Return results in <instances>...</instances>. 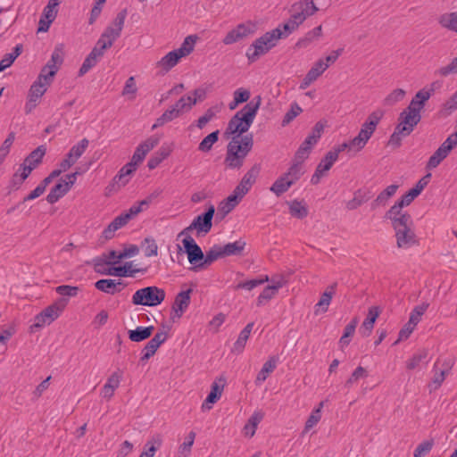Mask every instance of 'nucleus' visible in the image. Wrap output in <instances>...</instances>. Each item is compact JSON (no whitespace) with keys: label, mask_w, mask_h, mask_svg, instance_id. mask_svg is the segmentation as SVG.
<instances>
[{"label":"nucleus","mask_w":457,"mask_h":457,"mask_svg":"<svg viewBox=\"0 0 457 457\" xmlns=\"http://www.w3.org/2000/svg\"><path fill=\"white\" fill-rule=\"evenodd\" d=\"M437 82H432L430 87H423L419 90L411 100L409 105L400 113L398 124L395 132L391 135V140L395 137L399 140V135L403 137L409 136L421 120L420 112L425 104L434 95Z\"/></svg>","instance_id":"obj_1"},{"label":"nucleus","mask_w":457,"mask_h":457,"mask_svg":"<svg viewBox=\"0 0 457 457\" xmlns=\"http://www.w3.org/2000/svg\"><path fill=\"white\" fill-rule=\"evenodd\" d=\"M390 220L395 231L396 247L409 249L419 245V238L415 233L414 222L411 215L386 216Z\"/></svg>","instance_id":"obj_2"},{"label":"nucleus","mask_w":457,"mask_h":457,"mask_svg":"<svg viewBox=\"0 0 457 457\" xmlns=\"http://www.w3.org/2000/svg\"><path fill=\"white\" fill-rule=\"evenodd\" d=\"M261 102L262 98L258 96L237 112L228 121L226 134L240 137L243 133H245L253 122Z\"/></svg>","instance_id":"obj_3"},{"label":"nucleus","mask_w":457,"mask_h":457,"mask_svg":"<svg viewBox=\"0 0 457 457\" xmlns=\"http://www.w3.org/2000/svg\"><path fill=\"white\" fill-rule=\"evenodd\" d=\"M253 145V136L233 137L227 146L224 164L229 169H240L245 157L252 150Z\"/></svg>","instance_id":"obj_4"},{"label":"nucleus","mask_w":457,"mask_h":457,"mask_svg":"<svg viewBox=\"0 0 457 457\" xmlns=\"http://www.w3.org/2000/svg\"><path fill=\"white\" fill-rule=\"evenodd\" d=\"M280 38H282V30L279 27L268 31L262 37L256 38L247 48L245 53V56L249 62H254L262 55L269 53L277 46Z\"/></svg>","instance_id":"obj_5"},{"label":"nucleus","mask_w":457,"mask_h":457,"mask_svg":"<svg viewBox=\"0 0 457 457\" xmlns=\"http://www.w3.org/2000/svg\"><path fill=\"white\" fill-rule=\"evenodd\" d=\"M152 201V196L134 204L127 212L117 216L106 228L103 231V237L105 239H111L114 237V233L124 227L133 217L140 213L144 209L147 208Z\"/></svg>","instance_id":"obj_6"},{"label":"nucleus","mask_w":457,"mask_h":457,"mask_svg":"<svg viewBox=\"0 0 457 457\" xmlns=\"http://www.w3.org/2000/svg\"><path fill=\"white\" fill-rule=\"evenodd\" d=\"M166 294L162 288L155 286L146 287L137 290L132 295V303L135 305L157 306L165 299Z\"/></svg>","instance_id":"obj_7"},{"label":"nucleus","mask_w":457,"mask_h":457,"mask_svg":"<svg viewBox=\"0 0 457 457\" xmlns=\"http://www.w3.org/2000/svg\"><path fill=\"white\" fill-rule=\"evenodd\" d=\"M383 117V112L377 110L371 112L365 122L361 125L358 135L352 139V145L357 146V149L362 150L373 133L378 124Z\"/></svg>","instance_id":"obj_8"},{"label":"nucleus","mask_w":457,"mask_h":457,"mask_svg":"<svg viewBox=\"0 0 457 457\" xmlns=\"http://www.w3.org/2000/svg\"><path fill=\"white\" fill-rule=\"evenodd\" d=\"M68 303V298H58L52 304L36 315L34 326L37 328H41L46 324H51L61 316Z\"/></svg>","instance_id":"obj_9"},{"label":"nucleus","mask_w":457,"mask_h":457,"mask_svg":"<svg viewBox=\"0 0 457 457\" xmlns=\"http://www.w3.org/2000/svg\"><path fill=\"white\" fill-rule=\"evenodd\" d=\"M214 212H215L214 206L211 205L205 212L196 216L194 219V220L192 221V223L188 227L185 228L179 234L178 237L190 236V233L194 229H196L198 234H200V233L207 234L212 229V218H213Z\"/></svg>","instance_id":"obj_10"},{"label":"nucleus","mask_w":457,"mask_h":457,"mask_svg":"<svg viewBox=\"0 0 457 457\" xmlns=\"http://www.w3.org/2000/svg\"><path fill=\"white\" fill-rule=\"evenodd\" d=\"M127 17V10L123 9L117 13L115 19L104 29L99 37V41L105 42V45L110 48L112 46L114 41L120 37L124 27L125 19Z\"/></svg>","instance_id":"obj_11"},{"label":"nucleus","mask_w":457,"mask_h":457,"mask_svg":"<svg viewBox=\"0 0 457 457\" xmlns=\"http://www.w3.org/2000/svg\"><path fill=\"white\" fill-rule=\"evenodd\" d=\"M256 30V24L251 21L239 23L226 34L222 42L226 46L237 43L253 35Z\"/></svg>","instance_id":"obj_12"},{"label":"nucleus","mask_w":457,"mask_h":457,"mask_svg":"<svg viewBox=\"0 0 457 457\" xmlns=\"http://www.w3.org/2000/svg\"><path fill=\"white\" fill-rule=\"evenodd\" d=\"M318 7L312 0H303L295 3L290 8V18L295 25H301L308 17L313 15Z\"/></svg>","instance_id":"obj_13"},{"label":"nucleus","mask_w":457,"mask_h":457,"mask_svg":"<svg viewBox=\"0 0 457 457\" xmlns=\"http://www.w3.org/2000/svg\"><path fill=\"white\" fill-rule=\"evenodd\" d=\"M79 174V171L67 174L65 179H62L49 192L46 196V200L49 204H55L64 196L72 187L77 180V176Z\"/></svg>","instance_id":"obj_14"},{"label":"nucleus","mask_w":457,"mask_h":457,"mask_svg":"<svg viewBox=\"0 0 457 457\" xmlns=\"http://www.w3.org/2000/svg\"><path fill=\"white\" fill-rule=\"evenodd\" d=\"M110 47L105 45V42L97 40L96 46L84 60L79 71V76H83L95 67L99 60L104 56L106 49Z\"/></svg>","instance_id":"obj_15"},{"label":"nucleus","mask_w":457,"mask_h":457,"mask_svg":"<svg viewBox=\"0 0 457 457\" xmlns=\"http://www.w3.org/2000/svg\"><path fill=\"white\" fill-rule=\"evenodd\" d=\"M47 83L48 82H40L36 80L31 85L28 94V101L25 104L26 113L31 112L32 110L36 108L40 98L44 96L49 87Z\"/></svg>","instance_id":"obj_16"},{"label":"nucleus","mask_w":457,"mask_h":457,"mask_svg":"<svg viewBox=\"0 0 457 457\" xmlns=\"http://www.w3.org/2000/svg\"><path fill=\"white\" fill-rule=\"evenodd\" d=\"M337 161V156L336 152H328L326 155L321 159L320 163L318 164L314 174L311 178V183L312 185H317L320 183L322 177L326 175V172L328 171L334 163Z\"/></svg>","instance_id":"obj_17"},{"label":"nucleus","mask_w":457,"mask_h":457,"mask_svg":"<svg viewBox=\"0 0 457 457\" xmlns=\"http://www.w3.org/2000/svg\"><path fill=\"white\" fill-rule=\"evenodd\" d=\"M261 171V167L258 164L253 165L242 178L239 184L236 187L235 193L239 196H245L253 185L255 183L257 177Z\"/></svg>","instance_id":"obj_18"},{"label":"nucleus","mask_w":457,"mask_h":457,"mask_svg":"<svg viewBox=\"0 0 457 457\" xmlns=\"http://www.w3.org/2000/svg\"><path fill=\"white\" fill-rule=\"evenodd\" d=\"M182 240L185 251L187 254L188 262L194 266L198 265L199 262H203L204 253L201 247L195 243L191 236H184Z\"/></svg>","instance_id":"obj_19"},{"label":"nucleus","mask_w":457,"mask_h":457,"mask_svg":"<svg viewBox=\"0 0 457 457\" xmlns=\"http://www.w3.org/2000/svg\"><path fill=\"white\" fill-rule=\"evenodd\" d=\"M192 292L193 290L189 288L187 290L179 292L176 295L174 303L172 304L173 320L175 317L178 319L181 318V316L187 311L191 302Z\"/></svg>","instance_id":"obj_20"},{"label":"nucleus","mask_w":457,"mask_h":457,"mask_svg":"<svg viewBox=\"0 0 457 457\" xmlns=\"http://www.w3.org/2000/svg\"><path fill=\"white\" fill-rule=\"evenodd\" d=\"M126 283H124L121 279H111V278H104L99 279L95 283V287L104 293L109 295H114L116 293H120L122 291Z\"/></svg>","instance_id":"obj_21"},{"label":"nucleus","mask_w":457,"mask_h":457,"mask_svg":"<svg viewBox=\"0 0 457 457\" xmlns=\"http://www.w3.org/2000/svg\"><path fill=\"white\" fill-rule=\"evenodd\" d=\"M224 383L225 379L219 378L212 384L211 392L202 404L201 408L203 411L211 410L212 408V404L215 403L220 398Z\"/></svg>","instance_id":"obj_22"},{"label":"nucleus","mask_w":457,"mask_h":457,"mask_svg":"<svg viewBox=\"0 0 457 457\" xmlns=\"http://www.w3.org/2000/svg\"><path fill=\"white\" fill-rule=\"evenodd\" d=\"M122 378V372L120 370L114 371L104 385L101 390V396L106 400H110L113 395L115 390L119 387Z\"/></svg>","instance_id":"obj_23"},{"label":"nucleus","mask_w":457,"mask_h":457,"mask_svg":"<svg viewBox=\"0 0 457 457\" xmlns=\"http://www.w3.org/2000/svg\"><path fill=\"white\" fill-rule=\"evenodd\" d=\"M158 144V139L154 137H149L143 143H141L135 150L134 154L131 159V162H135L137 166L141 163L146 154Z\"/></svg>","instance_id":"obj_24"},{"label":"nucleus","mask_w":457,"mask_h":457,"mask_svg":"<svg viewBox=\"0 0 457 457\" xmlns=\"http://www.w3.org/2000/svg\"><path fill=\"white\" fill-rule=\"evenodd\" d=\"M222 253L220 250V245H214L205 254H204L203 262L198 265L193 266L190 268L191 270L199 271L204 268L211 265L213 262L218 260L219 258H222Z\"/></svg>","instance_id":"obj_25"},{"label":"nucleus","mask_w":457,"mask_h":457,"mask_svg":"<svg viewBox=\"0 0 457 457\" xmlns=\"http://www.w3.org/2000/svg\"><path fill=\"white\" fill-rule=\"evenodd\" d=\"M337 283H333L328 286L324 293L321 295L320 299L315 305V313H318L320 311L322 312H326L330 304L333 295L336 294Z\"/></svg>","instance_id":"obj_26"},{"label":"nucleus","mask_w":457,"mask_h":457,"mask_svg":"<svg viewBox=\"0 0 457 457\" xmlns=\"http://www.w3.org/2000/svg\"><path fill=\"white\" fill-rule=\"evenodd\" d=\"M443 365H444V369L439 371L436 370L437 364L436 363L434 366V371H435L434 377H433L432 381L428 384V388H429L430 392L437 390L441 386V385L445 381L446 376L450 372V370L452 368L451 363L445 362Z\"/></svg>","instance_id":"obj_27"},{"label":"nucleus","mask_w":457,"mask_h":457,"mask_svg":"<svg viewBox=\"0 0 457 457\" xmlns=\"http://www.w3.org/2000/svg\"><path fill=\"white\" fill-rule=\"evenodd\" d=\"M278 363V358L276 356H270L269 359L264 362L262 370L257 374V377L255 378V385L261 386L267 378L275 370Z\"/></svg>","instance_id":"obj_28"},{"label":"nucleus","mask_w":457,"mask_h":457,"mask_svg":"<svg viewBox=\"0 0 457 457\" xmlns=\"http://www.w3.org/2000/svg\"><path fill=\"white\" fill-rule=\"evenodd\" d=\"M413 201L409 193H405L399 200H397L393 206L386 212V216H400L410 215L407 212H403V208L408 206Z\"/></svg>","instance_id":"obj_29"},{"label":"nucleus","mask_w":457,"mask_h":457,"mask_svg":"<svg viewBox=\"0 0 457 457\" xmlns=\"http://www.w3.org/2000/svg\"><path fill=\"white\" fill-rule=\"evenodd\" d=\"M398 187L399 186L395 184L386 187L381 193L378 194L376 199L372 202V209H376L380 206H385L387 204L388 200L393 195H395Z\"/></svg>","instance_id":"obj_30"},{"label":"nucleus","mask_w":457,"mask_h":457,"mask_svg":"<svg viewBox=\"0 0 457 457\" xmlns=\"http://www.w3.org/2000/svg\"><path fill=\"white\" fill-rule=\"evenodd\" d=\"M264 414L262 411H254L248 419L246 424L244 426L243 433L245 436L252 437L254 436L256 428L260 422L262 420Z\"/></svg>","instance_id":"obj_31"},{"label":"nucleus","mask_w":457,"mask_h":457,"mask_svg":"<svg viewBox=\"0 0 457 457\" xmlns=\"http://www.w3.org/2000/svg\"><path fill=\"white\" fill-rule=\"evenodd\" d=\"M245 246V242L237 240L232 243H228L220 245V250L223 257L231 255H241Z\"/></svg>","instance_id":"obj_32"},{"label":"nucleus","mask_w":457,"mask_h":457,"mask_svg":"<svg viewBox=\"0 0 457 457\" xmlns=\"http://www.w3.org/2000/svg\"><path fill=\"white\" fill-rule=\"evenodd\" d=\"M154 329V328L153 326L137 327L136 329L129 331V338L132 342H142L152 336Z\"/></svg>","instance_id":"obj_33"},{"label":"nucleus","mask_w":457,"mask_h":457,"mask_svg":"<svg viewBox=\"0 0 457 457\" xmlns=\"http://www.w3.org/2000/svg\"><path fill=\"white\" fill-rule=\"evenodd\" d=\"M253 327V323H248L244 329L240 332L239 337L237 340L235 342L232 351L234 353H240L243 352L245 344L250 337V334L252 332Z\"/></svg>","instance_id":"obj_34"},{"label":"nucleus","mask_w":457,"mask_h":457,"mask_svg":"<svg viewBox=\"0 0 457 457\" xmlns=\"http://www.w3.org/2000/svg\"><path fill=\"white\" fill-rule=\"evenodd\" d=\"M438 23L444 29L457 33V12L442 14L438 19Z\"/></svg>","instance_id":"obj_35"},{"label":"nucleus","mask_w":457,"mask_h":457,"mask_svg":"<svg viewBox=\"0 0 457 457\" xmlns=\"http://www.w3.org/2000/svg\"><path fill=\"white\" fill-rule=\"evenodd\" d=\"M137 165L135 162H128L125 164L115 176L114 180L125 186L130 179V176L136 171Z\"/></svg>","instance_id":"obj_36"},{"label":"nucleus","mask_w":457,"mask_h":457,"mask_svg":"<svg viewBox=\"0 0 457 457\" xmlns=\"http://www.w3.org/2000/svg\"><path fill=\"white\" fill-rule=\"evenodd\" d=\"M304 172L305 170L303 165L296 164L292 162L287 171L283 173L282 176L288 181H291V184L294 185L301 179Z\"/></svg>","instance_id":"obj_37"},{"label":"nucleus","mask_w":457,"mask_h":457,"mask_svg":"<svg viewBox=\"0 0 457 457\" xmlns=\"http://www.w3.org/2000/svg\"><path fill=\"white\" fill-rule=\"evenodd\" d=\"M369 199L370 195L368 192L361 189H358L353 193V199L349 200L345 204V207L350 211L355 210L361 205H362L364 203H366Z\"/></svg>","instance_id":"obj_38"},{"label":"nucleus","mask_w":457,"mask_h":457,"mask_svg":"<svg viewBox=\"0 0 457 457\" xmlns=\"http://www.w3.org/2000/svg\"><path fill=\"white\" fill-rule=\"evenodd\" d=\"M162 440L160 436H156L149 439L145 446L144 451L139 457H154L156 451L161 447Z\"/></svg>","instance_id":"obj_39"},{"label":"nucleus","mask_w":457,"mask_h":457,"mask_svg":"<svg viewBox=\"0 0 457 457\" xmlns=\"http://www.w3.org/2000/svg\"><path fill=\"white\" fill-rule=\"evenodd\" d=\"M435 75L440 78L457 75V55L450 60L445 65L440 66L435 71Z\"/></svg>","instance_id":"obj_40"},{"label":"nucleus","mask_w":457,"mask_h":457,"mask_svg":"<svg viewBox=\"0 0 457 457\" xmlns=\"http://www.w3.org/2000/svg\"><path fill=\"white\" fill-rule=\"evenodd\" d=\"M183 56L177 52V49L169 52L158 62L162 69L169 71L173 68Z\"/></svg>","instance_id":"obj_41"},{"label":"nucleus","mask_w":457,"mask_h":457,"mask_svg":"<svg viewBox=\"0 0 457 457\" xmlns=\"http://www.w3.org/2000/svg\"><path fill=\"white\" fill-rule=\"evenodd\" d=\"M195 104L196 98H193L191 96H183L171 106L178 110L179 114H183L189 112Z\"/></svg>","instance_id":"obj_42"},{"label":"nucleus","mask_w":457,"mask_h":457,"mask_svg":"<svg viewBox=\"0 0 457 457\" xmlns=\"http://www.w3.org/2000/svg\"><path fill=\"white\" fill-rule=\"evenodd\" d=\"M195 104L196 98H193L191 96H183L171 106L178 110L179 114H183L189 112Z\"/></svg>","instance_id":"obj_43"},{"label":"nucleus","mask_w":457,"mask_h":457,"mask_svg":"<svg viewBox=\"0 0 457 457\" xmlns=\"http://www.w3.org/2000/svg\"><path fill=\"white\" fill-rule=\"evenodd\" d=\"M180 115L181 114L178 112V110H175L172 106H170L155 120V123L153 125L152 129H155L156 128L162 127L164 124L179 118Z\"/></svg>","instance_id":"obj_44"},{"label":"nucleus","mask_w":457,"mask_h":457,"mask_svg":"<svg viewBox=\"0 0 457 457\" xmlns=\"http://www.w3.org/2000/svg\"><path fill=\"white\" fill-rule=\"evenodd\" d=\"M323 406H324V403L320 402L319 403L318 407L315 408L314 410H312L311 415L309 416V418L307 419V420L305 422L303 433L308 432L309 430H311L312 428H314L320 422V420L321 419V410H322Z\"/></svg>","instance_id":"obj_45"},{"label":"nucleus","mask_w":457,"mask_h":457,"mask_svg":"<svg viewBox=\"0 0 457 457\" xmlns=\"http://www.w3.org/2000/svg\"><path fill=\"white\" fill-rule=\"evenodd\" d=\"M428 355V351L427 349H420L406 361V368L410 370L418 368L421 362L427 360Z\"/></svg>","instance_id":"obj_46"},{"label":"nucleus","mask_w":457,"mask_h":457,"mask_svg":"<svg viewBox=\"0 0 457 457\" xmlns=\"http://www.w3.org/2000/svg\"><path fill=\"white\" fill-rule=\"evenodd\" d=\"M292 186L293 184H291V181H288L281 175L275 180L270 190L277 196H280L286 193Z\"/></svg>","instance_id":"obj_47"},{"label":"nucleus","mask_w":457,"mask_h":457,"mask_svg":"<svg viewBox=\"0 0 457 457\" xmlns=\"http://www.w3.org/2000/svg\"><path fill=\"white\" fill-rule=\"evenodd\" d=\"M46 154V148L43 145L38 146L32 151L24 160L26 163L36 169L41 163L44 155Z\"/></svg>","instance_id":"obj_48"},{"label":"nucleus","mask_w":457,"mask_h":457,"mask_svg":"<svg viewBox=\"0 0 457 457\" xmlns=\"http://www.w3.org/2000/svg\"><path fill=\"white\" fill-rule=\"evenodd\" d=\"M322 35V27L321 25L314 28L305 34L303 38H300L296 44L299 47H306L308 46L313 40L318 39Z\"/></svg>","instance_id":"obj_49"},{"label":"nucleus","mask_w":457,"mask_h":457,"mask_svg":"<svg viewBox=\"0 0 457 457\" xmlns=\"http://www.w3.org/2000/svg\"><path fill=\"white\" fill-rule=\"evenodd\" d=\"M22 46L17 45L12 53L6 54L4 58L0 61V72L9 68L16 58L21 54Z\"/></svg>","instance_id":"obj_50"},{"label":"nucleus","mask_w":457,"mask_h":457,"mask_svg":"<svg viewBox=\"0 0 457 457\" xmlns=\"http://www.w3.org/2000/svg\"><path fill=\"white\" fill-rule=\"evenodd\" d=\"M457 110V90L445 101L440 109L442 116L446 117L451 115Z\"/></svg>","instance_id":"obj_51"},{"label":"nucleus","mask_w":457,"mask_h":457,"mask_svg":"<svg viewBox=\"0 0 457 457\" xmlns=\"http://www.w3.org/2000/svg\"><path fill=\"white\" fill-rule=\"evenodd\" d=\"M63 62V51L62 47L56 46L52 53L50 60L46 62V66L50 69L56 70L58 72Z\"/></svg>","instance_id":"obj_52"},{"label":"nucleus","mask_w":457,"mask_h":457,"mask_svg":"<svg viewBox=\"0 0 457 457\" xmlns=\"http://www.w3.org/2000/svg\"><path fill=\"white\" fill-rule=\"evenodd\" d=\"M448 155L449 154L439 146L437 150L429 157L427 163V169L432 170L436 168Z\"/></svg>","instance_id":"obj_53"},{"label":"nucleus","mask_w":457,"mask_h":457,"mask_svg":"<svg viewBox=\"0 0 457 457\" xmlns=\"http://www.w3.org/2000/svg\"><path fill=\"white\" fill-rule=\"evenodd\" d=\"M219 130L213 131L208 136H206L199 144L198 150L201 152H209L212 145L218 141L219 139Z\"/></svg>","instance_id":"obj_54"},{"label":"nucleus","mask_w":457,"mask_h":457,"mask_svg":"<svg viewBox=\"0 0 457 457\" xmlns=\"http://www.w3.org/2000/svg\"><path fill=\"white\" fill-rule=\"evenodd\" d=\"M118 254L119 253H117L116 251L114 250H112L109 252L108 255H107V260H103L101 258L99 259H96L95 260V270L97 271V272H104V270H102L100 269V266H103L104 264H110V263H116L117 262H119L120 260H122L123 258H119L118 257Z\"/></svg>","instance_id":"obj_55"},{"label":"nucleus","mask_w":457,"mask_h":457,"mask_svg":"<svg viewBox=\"0 0 457 457\" xmlns=\"http://www.w3.org/2000/svg\"><path fill=\"white\" fill-rule=\"evenodd\" d=\"M79 291L80 288L76 286L61 285L55 287V292L62 296L61 298L75 297Z\"/></svg>","instance_id":"obj_56"},{"label":"nucleus","mask_w":457,"mask_h":457,"mask_svg":"<svg viewBox=\"0 0 457 457\" xmlns=\"http://www.w3.org/2000/svg\"><path fill=\"white\" fill-rule=\"evenodd\" d=\"M290 214L293 217L303 219L308 215V210L304 204L295 200L289 206Z\"/></svg>","instance_id":"obj_57"},{"label":"nucleus","mask_w":457,"mask_h":457,"mask_svg":"<svg viewBox=\"0 0 457 457\" xmlns=\"http://www.w3.org/2000/svg\"><path fill=\"white\" fill-rule=\"evenodd\" d=\"M196 37L195 36H187L179 48L177 49V52L179 53L183 57L191 54L194 50V46L195 43Z\"/></svg>","instance_id":"obj_58"},{"label":"nucleus","mask_w":457,"mask_h":457,"mask_svg":"<svg viewBox=\"0 0 457 457\" xmlns=\"http://www.w3.org/2000/svg\"><path fill=\"white\" fill-rule=\"evenodd\" d=\"M243 197L244 196H239L237 194H236L234 190L233 193L228 196L223 203V205L221 206L222 212L225 213L230 212L239 204Z\"/></svg>","instance_id":"obj_59"},{"label":"nucleus","mask_w":457,"mask_h":457,"mask_svg":"<svg viewBox=\"0 0 457 457\" xmlns=\"http://www.w3.org/2000/svg\"><path fill=\"white\" fill-rule=\"evenodd\" d=\"M368 377L367 370L361 367H357L353 372L351 374L349 378L345 381V386L350 388L353 384H355L359 379L364 378Z\"/></svg>","instance_id":"obj_60"},{"label":"nucleus","mask_w":457,"mask_h":457,"mask_svg":"<svg viewBox=\"0 0 457 457\" xmlns=\"http://www.w3.org/2000/svg\"><path fill=\"white\" fill-rule=\"evenodd\" d=\"M195 438V433L194 431L189 432V434L186 437L184 443L179 446V457H187V455L191 452V447L194 444Z\"/></svg>","instance_id":"obj_61"},{"label":"nucleus","mask_w":457,"mask_h":457,"mask_svg":"<svg viewBox=\"0 0 457 457\" xmlns=\"http://www.w3.org/2000/svg\"><path fill=\"white\" fill-rule=\"evenodd\" d=\"M142 248L146 257L156 256L158 254V245L154 238H145L142 243Z\"/></svg>","instance_id":"obj_62"},{"label":"nucleus","mask_w":457,"mask_h":457,"mask_svg":"<svg viewBox=\"0 0 457 457\" xmlns=\"http://www.w3.org/2000/svg\"><path fill=\"white\" fill-rule=\"evenodd\" d=\"M328 69V63L323 59H319L307 72L315 80Z\"/></svg>","instance_id":"obj_63"},{"label":"nucleus","mask_w":457,"mask_h":457,"mask_svg":"<svg viewBox=\"0 0 457 457\" xmlns=\"http://www.w3.org/2000/svg\"><path fill=\"white\" fill-rule=\"evenodd\" d=\"M278 291L271 286H267L258 296L257 305H263L266 302L271 300L276 295Z\"/></svg>","instance_id":"obj_64"}]
</instances>
